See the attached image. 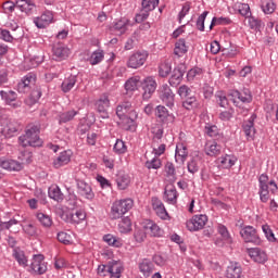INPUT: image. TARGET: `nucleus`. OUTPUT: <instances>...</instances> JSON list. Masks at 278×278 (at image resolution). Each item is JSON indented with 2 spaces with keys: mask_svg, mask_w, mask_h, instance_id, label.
<instances>
[{
  "mask_svg": "<svg viewBox=\"0 0 278 278\" xmlns=\"http://www.w3.org/2000/svg\"><path fill=\"white\" fill-rule=\"evenodd\" d=\"M22 147L38 148L45 144V141L40 138V123H30L25 128V134L18 138Z\"/></svg>",
  "mask_w": 278,
  "mask_h": 278,
  "instance_id": "1",
  "label": "nucleus"
},
{
  "mask_svg": "<svg viewBox=\"0 0 278 278\" xmlns=\"http://www.w3.org/2000/svg\"><path fill=\"white\" fill-rule=\"evenodd\" d=\"M132 207L134 200L131 199L115 201L112 205L110 216L112 220H118V218H123Z\"/></svg>",
  "mask_w": 278,
  "mask_h": 278,
  "instance_id": "2",
  "label": "nucleus"
},
{
  "mask_svg": "<svg viewBox=\"0 0 278 278\" xmlns=\"http://www.w3.org/2000/svg\"><path fill=\"white\" fill-rule=\"evenodd\" d=\"M123 274V265L118 261H111L106 265H99L98 275L110 278H121Z\"/></svg>",
  "mask_w": 278,
  "mask_h": 278,
  "instance_id": "3",
  "label": "nucleus"
},
{
  "mask_svg": "<svg viewBox=\"0 0 278 278\" xmlns=\"http://www.w3.org/2000/svg\"><path fill=\"white\" fill-rule=\"evenodd\" d=\"M160 5V0H142L141 10L136 14V23H144L149 18V12H153Z\"/></svg>",
  "mask_w": 278,
  "mask_h": 278,
  "instance_id": "4",
  "label": "nucleus"
},
{
  "mask_svg": "<svg viewBox=\"0 0 278 278\" xmlns=\"http://www.w3.org/2000/svg\"><path fill=\"white\" fill-rule=\"evenodd\" d=\"M148 59L149 53L147 51H137L128 58L127 66L128 68H140L141 66H144Z\"/></svg>",
  "mask_w": 278,
  "mask_h": 278,
  "instance_id": "5",
  "label": "nucleus"
},
{
  "mask_svg": "<svg viewBox=\"0 0 278 278\" xmlns=\"http://www.w3.org/2000/svg\"><path fill=\"white\" fill-rule=\"evenodd\" d=\"M0 125L2 127V134L7 136V138H12L15 134L21 129V125L16 123L14 119H10L4 117L0 121Z\"/></svg>",
  "mask_w": 278,
  "mask_h": 278,
  "instance_id": "6",
  "label": "nucleus"
},
{
  "mask_svg": "<svg viewBox=\"0 0 278 278\" xmlns=\"http://www.w3.org/2000/svg\"><path fill=\"white\" fill-rule=\"evenodd\" d=\"M240 236L243 238L244 242H252V244H262V239H260L257 230L252 226H245L240 231Z\"/></svg>",
  "mask_w": 278,
  "mask_h": 278,
  "instance_id": "7",
  "label": "nucleus"
},
{
  "mask_svg": "<svg viewBox=\"0 0 278 278\" xmlns=\"http://www.w3.org/2000/svg\"><path fill=\"white\" fill-rule=\"evenodd\" d=\"M159 97L167 108H175V93L168 85H163L161 87Z\"/></svg>",
  "mask_w": 278,
  "mask_h": 278,
  "instance_id": "8",
  "label": "nucleus"
},
{
  "mask_svg": "<svg viewBox=\"0 0 278 278\" xmlns=\"http://www.w3.org/2000/svg\"><path fill=\"white\" fill-rule=\"evenodd\" d=\"M30 269L33 273H35V275H45V273H47V263H45V255H34L33 262L30 264Z\"/></svg>",
  "mask_w": 278,
  "mask_h": 278,
  "instance_id": "9",
  "label": "nucleus"
},
{
  "mask_svg": "<svg viewBox=\"0 0 278 278\" xmlns=\"http://www.w3.org/2000/svg\"><path fill=\"white\" fill-rule=\"evenodd\" d=\"M206 223V215H195L192 219L188 220L186 225L189 231H199L205 227Z\"/></svg>",
  "mask_w": 278,
  "mask_h": 278,
  "instance_id": "10",
  "label": "nucleus"
},
{
  "mask_svg": "<svg viewBox=\"0 0 278 278\" xmlns=\"http://www.w3.org/2000/svg\"><path fill=\"white\" fill-rule=\"evenodd\" d=\"M233 103H237L236 99L241 101V103H251L253 101V96L251 94V90L243 89L242 91H238L236 89L230 90L229 94Z\"/></svg>",
  "mask_w": 278,
  "mask_h": 278,
  "instance_id": "11",
  "label": "nucleus"
},
{
  "mask_svg": "<svg viewBox=\"0 0 278 278\" xmlns=\"http://www.w3.org/2000/svg\"><path fill=\"white\" fill-rule=\"evenodd\" d=\"M53 58L56 62H62L71 55V49H68L64 43L58 42L52 47Z\"/></svg>",
  "mask_w": 278,
  "mask_h": 278,
  "instance_id": "12",
  "label": "nucleus"
},
{
  "mask_svg": "<svg viewBox=\"0 0 278 278\" xmlns=\"http://www.w3.org/2000/svg\"><path fill=\"white\" fill-rule=\"evenodd\" d=\"M156 88H157V83L152 77H148L143 80L142 97H143L144 101H149V99H151V97H152L153 92H155Z\"/></svg>",
  "mask_w": 278,
  "mask_h": 278,
  "instance_id": "13",
  "label": "nucleus"
},
{
  "mask_svg": "<svg viewBox=\"0 0 278 278\" xmlns=\"http://www.w3.org/2000/svg\"><path fill=\"white\" fill-rule=\"evenodd\" d=\"M61 218L65 223H72L74 225H79L80 220H86V213L81 210L74 212H65L62 214Z\"/></svg>",
  "mask_w": 278,
  "mask_h": 278,
  "instance_id": "14",
  "label": "nucleus"
},
{
  "mask_svg": "<svg viewBox=\"0 0 278 278\" xmlns=\"http://www.w3.org/2000/svg\"><path fill=\"white\" fill-rule=\"evenodd\" d=\"M186 74V64H179L176 68H174L173 74L169 78V85L174 88H177L181 80L184 79V75Z\"/></svg>",
  "mask_w": 278,
  "mask_h": 278,
  "instance_id": "15",
  "label": "nucleus"
},
{
  "mask_svg": "<svg viewBox=\"0 0 278 278\" xmlns=\"http://www.w3.org/2000/svg\"><path fill=\"white\" fill-rule=\"evenodd\" d=\"M257 118V114L253 113L251 117L243 123L242 129L248 140H253L255 138V119Z\"/></svg>",
  "mask_w": 278,
  "mask_h": 278,
  "instance_id": "16",
  "label": "nucleus"
},
{
  "mask_svg": "<svg viewBox=\"0 0 278 278\" xmlns=\"http://www.w3.org/2000/svg\"><path fill=\"white\" fill-rule=\"evenodd\" d=\"M96 106L102 118H110V114L108 113V108H110V98L108 94L101 96L96 102Z\"/></svg>",
  "mask_w": 278,
  "mask_h": 278,
  "instance_id": "17",
  "label": "nucleus"
},
{
  "mask_svg": "<svg viewBox=\"0 0 278 278\" xmlns=\"http://www.w3.org/2000/svg\"><path fill=\"white\" fill-rule=\"evenodd\" d=\"M77 190L78 194L85 197V199H88L89 201H92V199H94V192H92V187H90L88 182L84 180H77Z\"/></svg>",
  "mask_w": 278,
  "mask_h": 278,
  "instance_id": "18",
  "label": "nucleus"
},
{
  "mask_svg": "<svg viewBox=\"0 0 278 278\" xmlns=\"http://www.w3.org/2000/svg\"><path fill=\"white\" fill-rule=\"evenodd\" d=\"M248 253L251 260L256 262V264H264L268 260L266 252L262 251L260 248H252L248 250Z\"/></svg>",
  "mask_w": 278,
  "mask_h": 278,
  "instance_id": "19",
  "label": "nucleus"
},
{
  "mask_svg": "<svg viewBox=\"0 0 278 278\" xmlns=\"http://www.w3.org/2000/svg\"><path fill=\"white\" fill-rule=\"evenodd\" d=\"M139 270L142 273L143 277H151V275H153V270H155V265L151 260L143 258L139 263Z\"/></svg>",
  "mask_w": 278,
  "mask_h": 278,
  "instance_id": "20",
  "label": "nucleus"
},
{
  "mask_svg": "<svg viewBox=\"0 0 278 278\" xmlns=\"http://www.w3.org/2000/svg\"><path fill=\"white\" fill-rule=\"evenodd\" d=\"M152 207L154 212H156V215L160 216L163 220H166V218H168V212H166V207L160 199L152 198Z\"/></svg>",
  "mask_w": 278,
  "mask_h": 278,
  "instance_id": "21",
  "label": "nucleus"
},
{
  "mask_svg": "<svg viewBox=\"0 0 278 278\" xmlns=\"http://www.w3.org/2000/svg\"><path fill=\"white\" fill-rule=\"evenodd\" d=\"M53 21V13L52 12H45L41 16L35 20V25L38 29H45L47 25H49Z\"/></svg>",
  "mask_w": 278,
  "mask_h": 278,
  "instance_id": "22",
  "label": "nucleus"
},
{
  "mask_svg": "<svg viewBox=\"0 0 278 278\" xmlns=\"http://www.w3.org/2000/svg\"><path fill=\"white\" fill-rule=\"evenodd\" d=\"M131 102L126 101L122 102L116 108V115L118 116L119 121H125L127 118V115L129 112H131Z\"/></svg>",
  "mask_w": 278,
  "mask_h": 278,
  "instance_id": "23",
  "label": "nucleus"
},
{
  "mask_svg": "<svg viewBox=\"0 0 278 278\" xmlns=\"http://www.w3.org/2000/svg\"><path fill=\"white\" fill-rule=\"evenodd\" d=\"M164 194L167 202H169L172 205L177 203V197H179V194L177 193V188H175L173 184L165 187Z\"/></svg>",
  "mask_w": 278,
  "mask_h": 278,
  "instance_id": "24",
  "label": "nucleus"
},
{
  "mask_svg": "<svg viewBox=\"0 0 278 278\" xmlns=\"http://www.w3.org/2000/svg\"><path fill=\"white\" fill-rule=\"evenodd\" d=\"M78 76L77 75H70L66 77L62 85H61V90L62 92H71L73 88H75V84H77Z\"/></svg>",
  "mask_w": 278,
  "mask_h": 278,
  "instance_id": "25",
  "label": "nucleus"
},
{
  "mask_svg": "<svg viewBox=\"0 0 278 278\" xmlns=\"http://www.w3.org/2000/svg\"><path fill=\"white\" fill-rule=\"evenodd\" d=\"M0 97L2 99H4V101L7 103H9V105H12V108H20L21 106L20 102L13 103L17 99V94L14 91H3L2 90V91H0Z\"/></svg>",
  "mask_w": 278,
  "mask_h": 278,
  "instance_id": "26",
  "label": "nucleus"
},
{
  "mask_svg": "<svg viewBox=\"0 0 278 278\" xmlns=\"http://www.w3.org/2000/svg\"><path fill=\"white\" fill-rule=\"evenodd\" d=\"M71 162V152L63 151L61 154L53 161L54 168H62V166H66Z\"/></svg>",
  "mask_w": 278,
  "mask_h": 278,
  "instance_id": "27",
  "label": "nucleus"
},
{
  "mask_svg": "<svg viewBox=\"0 0 278 278\" xmlns=\"http://www.w3.org/2000/svg\"><path fill=\"white\" fill-rule=\"evenodd\" d=\"M164 170L166 173L167 181H169V184H175V181H177V170L175 169V165L167 162L164 166Z\"/></svg>",
  "mask_w": 278,
  "mask_h": 278,
  "instance_id": "28",
  "label": "nucleus"
},
{
  "mask_svg": "<svg viewBox=\"0 0 278 278\" xmlns=\"http://www.w3.org/2000/svg\"><path fill=\"white\" fill-rule=\"evenodd\" d=\"M48 195L53 201H58V203L64 201V193H62V190L58 186H51L48 189Z\"/></svg>",
  "mask_w": 278,
  "mask_h": 278,
  "instance_id": "29",
  "label": "nucleus"
},
{
  "mask_svg": "<svg viewBox=\"0 0 278 278\" xmlns=\"http://www.w3.org/2000/svg\"><path fill=\"white\" fill-rule=\"evenodd\" d=\"M155 116L159 118L162 123H166L169 118H175L173 115L168 113V109L164 105H159L155 109Z\"/></svg>",
  "mask_w": 278,
  "mask_h": 278,
  "instance_id": "30",
  "label": "nucleus"
},
{
  "mask_svg": "<svg viewBox=\"0 0 278 278\" xmlns=\"http://www.w3.org/2000/svg\"><path fill=\"white\" fill-rule=\"evenodd\" d=\"M16 8H18L21 12L29 14V12L36 8V4H34L31 0H16Z\"/></svg>",
  "mask_w": 278,
  "mask_h": 278,
  "instance_id": "31",
  "label": "nucleus"
},
{
  "mask_svg": "<svg viewBox=\"0 0 278 278\" xmlns=\"http://www.w3.org/2000/svg\"><path fill=\"white\" fill-rule=\"evenodd\" d=\"M103 240L109 247H115V249H121V247H123V239L117 238L114 235H104Z\"/></svg>",
  "mask_w": 278,
  "mask_h": 278,
  "instance_id": "32",
  "label": "nucleus"
},
{
  "mask_svg": "<svg viewBox=\"0 0 278 278\" xmlns=\"http://www.w3.org/2000/svg\"><path fill=\"white\" fill-rule=\"evenodd\" d=\"M140 84L142 83L140 81L139 76L131 77L125 83V90L127 92H134V90H138V86H140Z\"/></svg>",
  "mask_w": 278,
  "mask_h": 278,
  "instance_id": "33",
  "label": "nucleus"
},
{
  "mask_svg": "<svg viewBox=\"0 0 278 278\" xmlns=\"http://www.w3.org/2000/svg\"><path fill=\"white\" fill-rule=\"evenodd\" d=\"M175 55H178V58H181V55H185V53H188V46H186V39H179L174 49Z\"/></svg>",
  "mask_w": 278,
  "mask_h": 278,
  "instance_id": "34",
  "label": "nucleus"
},
{
  "mask_svg": "<svg viewBox=\"0 0 278 278\" xmlns=\"http://www.w3.org/2000/svg\"><path fill=\"white\" fill-rule=\"evenodd\" d=\"M79 114V111L71 110L67 112H63L59 117V123L62 125V123H71L73 118H75Z\"/></svg>",
  "mask_w": 278,
  "mask_h": 278,
  "instance_id": "35",
  "label": "nucleus"
},
{
  "mask_svg": "<svg viewBox=\"0 0 278 278\" xmlns=\"http://www.w3.org/2000/svg\"><path fill=\"white\" fill-rule=\"evenodd\" d=\"M144 229H150V233L151 236H153L154 238H160L162 236V233H164V231L162 230V228H160V226H157V224L153 223V222H149L146 226Z\"/></svg>",
  "mask_w": 278,
  "mask_h": 278,
  "instance_id": "36",
  "label": "nucleus"
},
{
  "mask_svg": "<svg viewBox=\"0 0 278 278\" xmlns=\"http://www.w3.org/2000/svg\"><path fill=\"white\" fill-rule=\"evenodd\" d=\"M261 8H262L264 14H273V12H275L277 5H275V2L273 0H262Z\"/></svg>",
  "mask_w": 278,
  "mask_h": 278,
  "instance_id": "37",
  "label": "nucleus"
},
{
  "mask_svg": "<svg viewBox=\"0 0 278 278\" xmlns=\"http://www.w3.org/2000/svg\"><path fill=\"white\" fill-rule=\"evenodd\" d=\"M130 179L129 176L123 174V175H118L116 178V184H117V188L119 190H127V188L129 187L130 184Z\"/></svg>",
  "mask_w": 278,
  "mask_h": 278,
  "instance_id": "38",
  "label": "nucleus"
},
{
  "mask_svg": "<svg viewBox=\"0 0 278 278\" xmlns=\"http://www.w3.org/2000/svg\"><path fill=\"white\" fill-rule=\"evenodd\" d=\"M220 146L216 142H213L211 146L205 148L206 155H210V157H216L217 155H220Z\"/></svg>",
  "mask_w": 278,
  "mask_h": 278,
  "instance_id": "39",
  "label": "nucleus"
},
{
  "mask_svg": "<svg viewBox=\"0 0 278 278\" xmlns=\"http://www.w3.org/2000/svg\"><path fill=\"white\" fill-rule=\"evenodd\" d=\"M121 233H129L131 231V219L129 217H124L118 224Z\"/></svg>",
  "mask_w": 278,
  "mask_h": 278,
  "instance_id": "40",
  "label": "nucleus"
},
{
  "mask_svg": "<svg viewBox=\"0 0 278 278\" xmlns=\"http://www.w3.org/2000/svg\"><path fill=\"white\" fill-rule=\"evenodd\" d=\"M37 220H39L40 225L42 227H51L53 225V219H51V216L45 214V213H37Z\"/></svg>",
  "mask_w": 278,
  "mask_h": 278,
  "instance_id": "41",
  "label": "nucleus"
},
{
  "mask_svg": "<svg viewBox=\"0 0 278 278\" xmlns=\"http://www.w3.org/2000/svg\"><path fill=\"white\" fill-rule=\"evenodd\" d=\"M147 228H136L134 232V238L136 242L142 243L144 240H147Z\"/></svg>",
  "mask_w": 278,
  "mask_h": 278,
  "instance_id": "42",
  "label": "nucleus"
},
{
  "mask_svg": "<svg viewBox=\"0 0 278 278\" xmlns=\"http://www.w3.org/2000/svg\"><path fill=\"white\" fill-rule=\"evenodd\" d=\"M172 71H173V67L170 66V63H168V62H164L159 66L160 77H168V75H170Z\"/></svg>",
  "mask_w": 278,
  "mask_h": 278,
  "instance_id": "43",
  "label": "nucleus"
},
{
  "mask_svg": "<svg viewBox=\"0 0 278 278\" xmlns=\"http://www.w3.org/2000/svg\"><path fill=\"white\" fill-rule=\"evenodd\" d=\"M182 108H185V110H192L193 108H197V97L193 94L189 98H185L182 101Z\"/></svg>",
  "mask_w": 278,
  "mask_h": 278,
  "instance_id": "44",
  "label": "nucleus"
},
{
  "mask_svg": "<svg viewBox=\"0 0 278 278\" xmlns=\"http://www.w3.org/2000/svg\"><path fill=\"white\" fill-rule=\"evenodd\" d=\"M178 94L180 97V99L185 100L188 99L189 97H192V89H190V87H188L187 85H181L178 88Z\"/></svg>",
  "mask_w": 278,
  "mask_h": 278,
  "instance_id": "45",
  "label": "nucleus"
},
{
  "mask_svg": "<svg viewBox=\"0 0 278 278\" xmlns=\"http://www.w3.org/2000/svg\"><path fill=\"white\" fill-rule=\"evenodd\" d=\"M112 31H119V34H125L127 31V21L125 20L117 21L113 25Z\"/></svg>",
  "mask_w": 278,
  "mask_h": 278,
  "instance_id": "46",
  "label": "nucleus"
},
{
  "mask_svg": "<svg viewBox=\"0 0 278 278\" xmlns=\"http://www.w3.org/2000/svg\"><path fill=\"white\" fill-rule=\"evenodd\" d=\"M113 150L115 153H118V155H123V153L127 152V146H125V142L123 140L117 139L113 147Z\"/></svg>",
  "mask_w": 278,
  "mask_h": 278,
  "instance_id": "47",
  "label": "nucleus"
},
{
  "mask_svg": "<svg viewBox=\"0 0 278 278\" xmlns=\"http://www.w3.org/2000/svg\"><path fill=\"white\" fill-rule=\"evenodd\" d=\"M207 14H210V12L204 11L197 20V29H199V31H205V18H207Z\"/></svg>",
  "mask_w": 278,
  "mask_h": 278,
  "instance_id": "48",
  "label": "nucleus"
},
{
  "mask_svg": "<svg viewBox=\"0 0 278 278\" xmlns=\"http://www.w3.org/2000/svg\"><path fill=\"white\" fill-rule=\"evenodd\" d=\"M263 233H265L267 240L269 242H276L277 238H275V232H273V229H270V226L267 224L262 226Z\"/></svg>",
  "mask_w": 278,
  "mask_h": 278,
  "instance_id": "49",
  "label": "nucleus"
},
{
  "mask_svg": "<svg viewBox=\"0 0 278 278\" xmlns=\"http://www.w3.org/2000/svg\"><path fill=\"white\" fill-rule=\"evenodd\" d=\"M13 255L16 262H18L20 266H27V257L23 251H14Z\"/></svg>",
  "mask_w": 278,
  "mask_h": 278,
  "instance_id": "50",
  "label": "nucleus"
},
{
  "mask_svg": "<svg viewBox=\"0 0 278 278\" xmlns=\"http://www.w3.org/2000/svg\"><path fill=\"white\" fill-rule=\"evenodd\" d=\"M103 61V51H96L91 54L89 62L94 66L96 64H99Z\"/></svg>",
  "mask_w": 278,
  "mask_h": 278,
  "instance_id": "51",
  "label": "nucleus"
},
{
  "mask_svg": "<svg viewBox=\"0 0 278 278\" xmlns=\"http://www.w3.org/2000/svg\"><path fill=\"white\" fill-rule=\"evenodd\" d=\"M238 11H239V14H241V16H244L245 18L251 17V7H249V4L247 3L239 4Z\"/></svg>",
  "mask_w": 278,
  "mask_h": 278,
  "instance_id": "52",
  "label": "nucleus"
},
{
  "mask_svg": "<svg viewBox=\"0 0 278 278\" xmlns=\"http://www.w3.org/2000/svg\"><path fill=\"white\" fill-rule=\"evenodd\" d=\"M146 168L149 170H151V168L157 170V168H162V161L160 159H152L151 161H147Z\"/></svg>",
  "mask_w": 278,
  "mask_h": 278,
  "instance_id": "53",
  "label": "nucleus"
},
{
  "mask_svg": "<svg viewBox=\"0 0 278 278\" xmlns=\"http://www.w3.org/2000/svg\"><path fill=\"white\" fill-rule=\"evenodd\" d=\"M219 160L224 168H231L236 164V160H232L230 155L222 156Z\"/></svg>",
  "mask_w": 278,
  "mask_h": 278,
  "instance_id": "54",
  "label": "nucleus"
},
{
  "mask_svg": "<svg viewBox=\"0 0 278 278\" xmlns=\"http://www.w3.org/2000/svg\"><path fill=\"white\" fill-rule=\"evenodd\" d=\"M56 238L62 244H71V235L64 231L59 232Z\"/></svg>",
  "mask_w": 278,
  "mask_h": 278,
  "instance_id": "55",
  "label": "nucleus"
},
{
  "mask_svg": "<svg viewBox=\"0 0 278 278\" xmlns=\"http://www.w3.org/2000/svg\"><path fill=\"white\" fill-rule=\"evenodd\" d=\"M177 157H180V162L182 164L186 162V159L188 157V151L186 147H184L181 150H179V148H176V162Z\"/></svg>",
  "mask_w": 278,
  "mask_h": 278,
  "instance_id": "56",
  "label": "nucleus"
},
{
  "mask_svg": "<svg viewBox=\"0 0 278 278\" xmlns=\"http://www.w3.org/2000/svg\"><path fill=\"white\" fill-rule=\"evenodd\" d=\"M205 134H207L210 138H216V136H218V127L216 125L205 126Z\"/></svg>",
  "mask_w": 278,
  "mask_h": 278,
  "instance_id": "57",
  "label": "nucleus"
},
{
  "mask_svg": "<svg viewBox=\"0 0 278 278\" xmlns=\"http://www.w3.org/2000/svg\"><path fill=\"white\" fill-rule=\"evenodd\" d=\"M13 225H18V220L11 219L9 222H1L0 220V231H5V229H10Z\"/></svg>",
  "mask_w": 278,
  "mask_h": 278,
  "instance_id": "58",
  "label": "nucleus"
},
{
  "mask_svg": "<svg viewBox=\"0 0 278 278\" xmlns=\"http://www.w3.org/2000/svg\"><path fill=\"white\" fill-rule=\"evenodd\" d=\"M187 168L192 175H194V173H199V164L197 163V160L192 159L188 163Z\"/></svg>",
  "mask_w": 278,
  "mask_h": 278,
  "instance_id": "59",
  "label": "nucleus"
},
{
  "mask_svg": "<svg viewBox=\"0 0 278 278\" xmlns=\"http://www.w3.org/2000/svg\"><path fill=\"white\" fill-rule=\"evenodd\" d=\"M203 96L204 99H212V97H214V87H211L210 85H204Z\"/></svg>",
  "mask_w": 278,
  "mask_h": 278,
  "instance_id": "60",
  "label": "nucleus"
},
{
  "mask_svg": "<svg viewBox=\"0 0 278 278\" xmlns=\"http://www.w3.org/2000/svg\"><path fill=\"white\" fill-rule=\"evenodd\" d=\"M21 81L26 84V86H29L30 84H36V74L29 73L26 76H24V78Z\"/></svg>",
  "mask_w": 278,
  "mask_h": 278,
  "instance_id": "61",
  "label": "nucleus"
},
{
  "mask_svg": "<svg viewBox=\"0 0 278 278\" xmlns=\"http://www.w3.org/2000/svg\"><path fill=\"white\" fill-rule=\"evenodd\" d=\"M9 170H23V164L18 163L17 161L10 160Z\"/></svg>",
  "mask_w": 278,
  "mask_h": 278,
  "instance_id": "62",
  "label": "nucleus"
},
{
  "mask_svg": "<svg viewBox=\"0 0 278 278\" xmlns=\"http://www.w3.org/2000/svg\"><path fill=\"white\" fill-rule=\"evenodd\" d=\"M218 233L222 236L223 240H230V236H229V230H227V227L225 226H219L218 228Z\"/></svg>",
  "mask_w": 278,
  "mask_h": 278,
  "instance_id": "63",
  "label": "nucleus"
},
{
  "mask_svg": "<svg viewBox=\"0 0 278 278\" xmlns=\"http://www.w3.org/2000/svg\"><path fill=\"white\" fill-rule=\"evenodd\" d=\"M249 24L251 29H260L262 27V21L255 20V17H250Z\"/></svg>",
  "mask_w": 278,
  "mask_h": 278,
  "instance_id": "64",
  "label": "nucleus"
}]
</instances>
